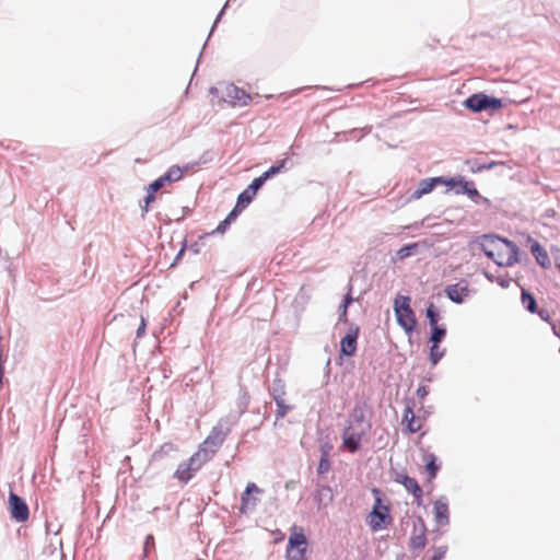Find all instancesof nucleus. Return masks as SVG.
Here are the masks:
<instances>
[{"label":"nucleus","instance_id":"f257e3e1","mask_svg":"<svg viewBox=\"0 0 560 560\" xmlns=\"http://www.w3.org/2000/svg\"><path fill=\"white\" fill-rule=\"evenodd\" d=\"M371 493L373 494L374 503L366 515V524L373 533H377L387 528L392 524L393 517L389 504L383 503L385 499L384 492L380 488L373 487Z\"/></svg>","mask_w":560,"mask_h":560},{"label":"nucleus","instance_id":"f03ea898","mask_svg":"<svg viewBox=\"0 0 560 560\" xmlns=\"http://www.w3.org/2000/svg\"><path fill=\"white\" fill-rule=\"evenodd\" d=\"M478 244L480 249L486 248L487 250L503 249L501 245L509 248L508 257L505 260H495V265L499 267H511L520 261V248L518 246L506 237H501L495 234H483L479 237Z\"/></svg>","mask_w":560,"mask_h":560},{"label":"nucleus","instance_id":"7ed1b4c3","mask_svg":"<svg viewBox=\"0 0 560 560\" xmlns=\"http://www.w3.org/2000/svg\"><path fill=\"white\" fill-rule=\"evenodd\" d=\"M238 416H228L212 428L210 434L201 444L200 448L207 451L212 456L223 444L225 438L231 432L232 427L236 423Z\"/></svg>","mask_w":560,"mask_h":560},{"label":"nucleus","instance_id":"20e7f679","mask_svg":"<svg viewBox=\"0 0 560 560\" xmlns=\"http://www.w3.org/2000/svg\"><path fill=\"white\" fill-rule=\"evenodd\" d=\"M411 298L409 295L398 294L394 299V313L397 324L407 334L411 335L417 329V317L415 311L410 306Z\"/></svg>","mask_w":560,"mask_h":560},{"label":"nucleus","instance_id":"39448f33","mask_svg":"<svg viewBox=\"0 0 560 560\" xmlns=\"http://www.w3.org/2000/svg\"><path fill=\"white\" fill-rule=\"evenodd\" d=\"M463 105L472 113H494L503 107V100L483 92H478L469 95L463 102Z\"/></svg>","mask_w":560,"mask_h":560},{"label":"nucleus","instance_id":"423d86ee","mask_svg":"<svg viewBox=\"0 0 560 560\" xmlns=\"http://www.w3.org/2000/svg\"><path fill=\"white\" fill-rule=\"evenodd\" d=\"M372 422H366L360 430L352 427H345L341 433L342 445L351 454H355L361 448L362 439L371 431Z\"/></svg>","mask_w":560,"mask_h":560},{"label":"nucleus","instance_id":"0eeeda50","mask_svg":"<svg viewBox=\"0 0 560 560\" xmlns=\"http://www.w3.org/2000/svg\"><path fill=\"white\" fill-rule=\"evenodd\" d=\"M307 539L301 533H292L288 539L285 557L287 560H306Z\"/></svg>","mask_w":560,"mask_h":560},{"label":"nucleus","instance_id":"6e6552de","mask_svg":"<svg viewBox=\"0 0 560 560\" xmlns=\"http://www.w3.org/2000/svg\"><path fill=\"white\" fill-rule=\"evenodd\" d=\"M8 510L10 517L18 523L26 522L30 517V509L26 501L13 491L9 492Z\"/></svg>","mask_w":560,"mask_h":560},{"label":"nucleus","instance_id":"1a4fd4ad","mask_svg":"<svg viewBox=\"0 0 560 560\" xmlns=\"http://www.w3.org/2000/svg\"><path fill=\"white\" fill-rule=\"evenodd\" d=\"M368 413H371V406L369 405L368 400H357L349 413V424L347 427H352L354 430H360L366 424V422H371V420L366 417Z\"/></svg>","mask_w":560,"mask_h":560},{"label":"nucleus","instance_id":"9d476101","mask_svg":"<svg viewBox=\"0 0 560 560\" xmlns=\"http://www.w3.org/2000/svg\"><path fill=\"white\" fill-rule=\"evenodd\" d=\"M188 168V165H186L183 168L179 167L178 165H172L166 171V173L154 179L151 184H149V186L152 187L153 191H159L166 185L178 182L183 177L184 172L187 171Z\"/></svg>","mask_w":560,"mask_h":560},{"label":"nucleus","instance_id":"9b49d317","mask_svg":"<svg viewBox=\"0 0 560 560\" xmlns=\"http://www.w3.org/2000/svg\"><path fill=\"white\" fill-rule=\"evenodd\" d=\"M262 492V490L254 482H249L247 483L245 490L243 491L242 495H241V506H240V512L242 514H247L249 512H253L258 502H259V499L254 497L253 494L254 493H260Z\"/></svg>","mask_w":560,"mask_h":560},{"label":"nucleus","instance_id":"f8f14e48","mask_svg":"<svg viewBox=\"0 0 560 560\" xmlns=\"http://www.w3.org/2000/svg\"><path fill=\"white\" fill-rule=\"evenodd\" d=\"M359 327L351 325L347 334L341 338L340 341V354L345 357H352L357 351Z\"/></svg>","mask_w":560,"mask_h":560},{"label":"nucleus","instance_id":"ddd939ff","mask_svg":"<svg viewBox=\"0 0 560 560\" xmlns=\"http://www.w3.org/2000/svg\"><path fill=\"white\" fill-rule=\"evenodd\" d=\"M439 182H441V180L436 176L421 179L418 183L417 188L409 191V194L407 196V200L409 202L415 201V200L420 199L424 195L430 194L436 186H439Z\"/></svg>","mask_w":560,"mask_h":560},{"label":"nucleus","instance_id":"4468645a","mask_svg":"<svg viewBox=\"0 0 560 560\" xmlns=\"http://www.w3.org/2000/svg\"><path fill=\"white\" fill-rule=\"evenodd\" d=\"M223 100L233 105L246 106L249 104L252 96L243 89H240L234 84H229L225 88V95L223 96Z\"/></svg>","mask_w":560,"mask_h":560},{"label":"nucleus","instance_id":"2eb2a0df","mask_svg":"<svg viewBox=\"0 0 560 560\" xmlns=\"http://www.w3.org/2000/svg\"><path fill=\"white\" fill-rule=\"evenodd\" d=\"M527 244L529 245L530 253L535 257L537 264L544 269H549L551 267V261L547 250L541 246V244L529 235L527 237Z\"/></svg>","mask_w":560,"mask_h":560},{"label":"nucleus","instance_id":"dca6fc26","mask_svg":"<svg viewBox=\"0 0 560 560\" xmlns=\"http://www.w3.org/2000/svg\"><path fill=\"white\" fill-rule=\"evenodd\" d=\"M434 521L441 526L450 524V510L447 498L442 495L433 503Z\"/></svg>","mask_w":560,"mask_h":560},{"label":"nucleus","instance_id":"f3484780","mask_svg":"<svg viewBox=\"0 0 560 560\" xmlns=\"http://www.w3.org/2000/svg\"><path fill=\"white\" fill-rule=\"evenodd\" d=\"M445 295L448 300H451L453 303L462 304L464 303L465 299L469 294V289L467 285L460 287L458 283L456 284H448L445 290Z\"/></svg>","mask_w":560,"mask_h":560},{"label":"nucleus","instance_id":"a211bd4d","mask_svg":"<svg viewBox=\"0 0 560 560\" xmlns=\"http://www.w3.org/2000/svg\"><path fill=\"white\" fill-rule=\"evenodd\" d=\"M422 460L424 463V468L429 479H435L441 469V463L439 462L436 455L433 453H424Z\"/></svg>","mask_w":560,"mask_h":560},{"label":"nucleus","instance_id":"6ab92c4d","mask_svg":"<svg viewBox=\"0 0 560 560\" xmlns=\"http://www.w3.org/2000/svg\"><path fill=\"white\" fill-rule=\"evenodd\" d=\"M292 166H293V163L290 161L289 158L282 159L279 162H277L276 164L271 165L267 171H265L261 174L262 178L266 179V182H267L268 179H271L273 176H276L284 171L290 170Z\"/></svg>","mask_w":560,"mask_h":560},{"label":"nucleus","instance_id":"aec40b11","mask_svg":"<svg viewBox=\"0 0 560 560\" xmlns=\"http://www.w3.org/2000/svg\"><path fill=\"white\" fill-rule=\"evenodd\" d=\"M418 523L422 524V530H420V533L418 535H412L410 537L409 547H410V550H412V551L422 550L427 545V538H425L427 526L421 516L418 517Z\"/></svg>","mask_w":560,"mask_h":560},{"label":"nucleus","instance_id":"412c9836","mask_svg":"<svg viewBox=\"0 0 560 560\" xmlns=\"http://www.w3.org/2000/svg\"><path fill=\"white\" fill-rule=\"evenodd\" d=\"M402 486L406 489V491L410 492L413 495L415 502L418 505H421L423 491L418 481L416 480V478L410 477L409 479H405Z\"/></svg>","mask_w":560,"mask_h":560},{"label":"nucleus","instance_id":"4be33fe9","mask_svg":"<svg viewBox=\"0 0 560 560\" xmlns=\"http://www.w3.org/2000/svg\"><path fill=\"white\" fill-rule=\"evenodd\" d=\"M211 457L212 456H210L207 451L200 448L198 452L190 456L187 463L191 467L192 471L196 472L202 467L205 463L210 460Z\"/></svg>","mask_w":560,"mask_h":560},{"label":"nucleus","instance_id":"5701e85b","mask_svg":"<svg viewBox=\"0 0 560 560\" xmlns=\"http://www.w3.org/2000/svg\"><path fill=\"white\" fill-rule=\"evenodd\" d=\"M315 500L319 505H327L334 500L332 489L328 485L317 486Z\"/></svg>","mask_w":560,"mask_h":560},{"label":"nucleus","instance_id":"b1692460","mask_svg":"<svg viewBox=\"0 0 560 560\" xmlns=\"http://www.w3.org/2000/svg\"><path fill=\"white\" fill-rule=\"evenodd\" d=\"M521 302L523 307L530 314H535L538 312V305L534 294L527 291L526 289H522Z\"/></svg>","mask_w":560,"mask_h":560},{"label":"nucleus","instance_id":"393cba45","mask_svg":"<svg viewBox=\"0 0 560 560\" xmlns=\"http://www.w3.org/2000/svg\"><path fill=\"white\" fill-rule=\"evenodd\" d=\"M194 475L195 472L192 471L191 467L186 460L178 465L174 474V477L177 478L179 481L187 483L194 477Z\"/></svg>","mask_w":560,"mask_h":560},{"label":"nucleus","instance_id":"a878e982","mask_svg":"<svg viewBox=\"0 0 560 560\" xmlns=\"http://www.w3.org/2000/svg\"><path fill=\"white\" fill-rule=\"evenodd\" d=\"M430 337L429 341L434 346H440V343L444 340L447 334V329L445 325H438L430 327Z\"/></svg>","mask_w":560,"mask_h":560},{"label":"nucleus","instance_id":"bb28decb","mask_svg":"<svg viewBox=\"0 0 560 560\" xmlns=\"http://www.w3.org/2000/svg\"><path fill=\"white\" fill-rule=\"evenodd\" d=\"M241 210H238L236 207H233V209L229 212V214L225 217L224 220H222L214 232L217 233H224L229 226L236 220V218L241 214Z\"/></svg>","mask_w":560,"mask_h":560},{"label":"nucleus","instance_id":"cd10ccee","mask_svg":"<svg viewBox=\"0 0 560 560\" xmlns=\"http://www.w3.org/2000/svg\"><path fill=\"white\" fill-rule=\"evenodd\" d=\"M269 394L272 396L273 400H277V398L283 399L285 395L284 382L281 378H275L269 387Z\"/></svg>","mask_w":560,"mask_h":560},{"label":"nucleus","instance_id":"c85d7f7f","mask_svg":"<svg viewBox=\"0 0 560 560\" xmlns=\"http://www.w3.org/2000/svg\"><path fill=\"white\" fill-rule=\"evenodd\" d=\"M255 195L245 188L238 196L234 207L238 210L243 211L246 207H248L254 200Z\"/></svg>","mask_w":560,"mask_h":560},{"label":"nucleus","instance_id":"c756f323","mask_svg":"<svg viewBox=\"0 0 560 560\" xmlns=\"http://www.w3.org/2000/svg\"><path fill=\"white\" fill-rule=\"evenodd\" d=\"M425 317L429 322L430 327L438 326L440 316V310L434 305L433 302H429L425 308Z\"/></svg>","mask_w":560,"mask_h":560},{"label":"nucleus","instance_id":"7c9ffc66","mask_svg":"<svg viewBox=\"0 0 560 560\" xmlns=\"http://www.w3.org/2000/svg\"><path fill=\"white\" fill-rule=\"evenodd\" d=\"M419 248V243H409V244H406L404 245L402 247H400L397 252H396V257L397 259L399 260H404L410 256H413L417 254V250Z\"/></svg>","mask_w":560,"mask_h":560},{"label":"nucleus","instance_id":"2f4dec72","mask_svg":"<svg viewBox=\"0 0 560 560\" xmlns=\"http://www.w3.org/2000/svg\"><path fill=\"white\" fill-rule=\"evenodd\" d=\"M466 196L477 205H490V200L480 195L474 182L471 183V186L468 188Z\"/></svg>","mask_w":560,"mask_h":560},{"label":"nucleus","instance_id":"473e14b6","mask_svg":"<svg viewBox=\"0 0 560 560\" xmlns=\"http://www.w3.org/2000/svg\"><path fill=\"white\" fill-rule=\"evenodd\" d=\"M467 164L470 165V171L472 173H480L483 171L492 170L497 165L502 164L501 162L491 161L488 163H479L478 161H467Z\"/></svg>","mask_w":560,"mask_h":560},{"label":"nucleus","instance_id":"72a5a7b5","mask_svg":"<svg viewBox=\"0 0 560 560\" xmlns=\"http://www.w3.org/2000/svg\"><path fill=\"white\" fill-rule=\"evenodd\" d=\"M353 302V298L351 296L350 293L346 294L343 296V300L339 306V317H338V320L340 323H347L348 322V318H347V311H348V307L349 305Z\"/></svg>","mask_w":560,"mask_h":560},{"label":"nucleus","instance_id":"f704fd0d","mask_svg":"<svg viewBox=\"0 0 560 560\" xmlns=\"http://www.w3.org/2000/svg\"><path fill=\"white\" fill-rule=\"evenodd\" d=\"M440 180L439 185H445L448 190H454L456 194L457 185L459 183V178L462 175L453 176V177H444V176H438Z\"/></svg>","mask_w":560,"mask_h":560},{"label":"nucleus","instance_id":"c9c22d12","mask_svg":"<svg viewBox=\"0 0 560 560\" xmlns=\"http://www.w3.org/2000/svg\"><path fill=\"white\" fill-rule=\"evenodd\" d=\"M174 451H175V447H174V445L172 443H164L159 450H156L153 453L152 458L154 460H160L164 456L171 454Z\"/></svg>","mask_w":560,"mask_h":560},{"label":"nucleus","instance_id":"e433bc0d","mask_svg":"<svg viewBox=\"0 0 560 560\" xmlns=\"http://www.w3.org/2000/svg\"><path fill=\"white\" fill-rule=\"evenodd\" d=\"M276 405H277V411H276V419H280V418H283L288 411H290L292 409V406L290 405H287L284 399H278L275 400Z\"/></svg>","mask_w":560,"mask_h":560},{"label":"nucleus","instance_id":"4c0bfd02","mask_svg":"<svg viewBox=\"0 0 560 560\" xmlns=\"http://www.w3.org/2000/svg\"><path fill=\"white\" fill-rule=\"evenodd\" d=\"M445 350L440 351L439 346L432 345L430 348V362L433 366H435L441 359L444 357Z\"/></svg>","mask_w":560,"mask_h":560},{"label":"nucleus","instance_id":"58836bf2","mask_svg":"<svg viewBox=\"0 0 560 560\" xmlns=\"http://www.w3.org/2000/svg\"><path fill=\"white\" fill-rule=\"evenodd\" d=\"M266 179L262 178V175L254 178L252 183L246 187L249 191H252L255 196L258 190L264 186Z\"/></svg>","mask_w":560,"mask_h":560},{"label":"nucleus","instance_id":"ea45409f","mask_svg":"<svg viewBox=\"0 0 560 560\" xmlns=\"http://www.w3.org/2000/svg\"><path fill=\"white\" fill-rule=\"evenodd\" d=\"M471 183L472 180H468L464 176H462L457 185L456 195H466L468 188L471 186Z\"/></svg>","mask_w":560,"mask_h":560},{"label":"nucleus","instance_id":"a19ab883","mask_svg":"<svg viewBox=\"0 0 560 560\" xmlns=\"http://www.w3.org/2000/svg\"><path fill=\"white\" fill-rule=\"evenodd\" d=\"M331 468V464L329 458L320 457L318 466H317V474L319 476L327 474Z\"/></svg>","mask_w":560,"mask_h":560},{"label":"nucleus","instance_id":"79ce46f5","mask_svg":"<svg viewBox=\"0 0 560 560\" xmlns=\"http://www.w3.org/2000/svg\"><path fill=\"white\" fill-rule=\"evenodd\" d=\"M482 253L488 257L490 258L491 260H493L495 262V260H504L503 259V249H498V250H487L486 248L481 249Z\"/></svg>","mask_w":560,"mask_h":560},{"label":"nucleus","instance_id":"37998d69","mask_svg":"<svg viewBox=\"0 0 560 560\" xmlns=\"http://www.w3.org/2000/svg\"><path fill=\"white\" fill-rule=\"evenodd\" d=\"M482 253L488 257L490 258L491 260H493L495 262V260H504L503 259V249H498V250H487L486 248L481 249Z\"/></svg>","mask_w":560,"mask_h":560},{"label":"nucleus","instance_id":"c03bdc74","mask_svg":"<svg viewBox=\"0 0 560 560\" xmlns=\"http://www.w3.org/2000/svg\"><path fill=\"white\" fill-rule=\"evenodd\" d=\"M332 450V444L328 441H325V442H322L319 443V453H320V457H325V458H329V454Z\"/></svg>","mask_w":560,"mask_h":560},{"label":"nucleus","instance_id":"a18cd8bd","mask_svg":"<svg viewBox=\"0 0 560 560\" xmlns=\"http://www.w3.org/2000/svg\"><path fill=\"white\" fill-rule=\"evenodd\" d=\"M249 402V396L246 392H244L240 398H238V407H240V416L243 415L247 408V405Z\"/></svg>","mask_w":560,"mask_h":560},{"label":"nucleus","instance_id":"49530a36","mask_svg":"<svg viewBox=\"0 0 560 560\" xmlns=\"http://www.w3.org/2000/svg\"><path fill=\"white\" fill-rule=\"evenodd\" d=\"M447 549V546H439L434 548V555L432 556L431 560H443Z\"/></svg>","mask_w":560,"mask_h":560},{"label":"nucleus","instance_id":"de8ad7c7","mask_svg":"<svg viewBox=\"0 0 560 560\" xmlns=\"http://www.w3.org/2000/svg\"><path fill=\"white\" fill-rule=\"evenodd\" d=\"M230 1H231V0H228V1L225 2V4L223 5V8L221 9V11L218 13V15H217V18H215V20H214V23H213V25H212V27H211V30H210V33H209L208 38H207V39H209V38H210V36L212 35V33H213V31H214V28H215L217 24L219 23V21L221 20L222 15L224 14V11H225V9L228 8V5H229ZM206 42H208V40H206ZM206 45H207V43H205V44H203V47H205Z\"/></svg>","mask_w":560,"mask_h":560},{"label":"nucleus","instance_id":"09e8293b","mask_svg":"<svg viewBox=\"0 0 560 560\" xmlns=\"http://www.w3.org/2000/svg\"><path fill=\"white\" fill-rule=\"evenodd\" d=\"M156 192H158V191H153V190H152V187H150V186L148 185V187H147V195H145V197H144V199H143V201H144V203L147 205V207H150V205L155 200V194H156Z\"/></svg>","mask_w":560,"mask_h":560},{"label":"nucleus","instance_id":"8fccbe9b","mask_svg":"<svg viewBox=\"0 0 560 560\" xmlns=\"http://www.w3.org/2000/svg\"><path fill=\"white\" fill-rule=\"evenodd\" d=\"M494 281H497V283L503 289L509 288L511 284V278L508 276H499L494 279Z\"/></svg>","mask_w":560,"mask_h":560},{"label":"nucleus","instance_id":"3c124183","mask_svg":"<svg viewBox=\"0 0 560 560\" xmlns=\"http://www.w3.org/2000/svg\"><path fill=\"white\" fill-rule=\"evenodd\" d=\"M145 328H147V319L141 315V322H140V325L136 331V338H141L142 336H144L145 334Z\"/></svg>","mask_w":560,"mask_h":560},{"label":"nucleus","instance_id":"603ef678","mask_svg":"<svg viewBox=\"0 0 560 560\" xmlns=\"http://www.w3.org/2000/svg\"><path fill=\"white\" fill-rule=\"evenodd\" d=\"M213 160V152L212 151H206L202 153V155L199 158V161L197 164H206L208 162H211Z\"/></svg>","mask_w":560,"mask_h":560},{"label":"nucleus","instance_id":"864d4df0","mask_svg":"<svg viewBox=\"0 0 560 560\" xmlns=\"http://www.w3.org/2000/svg\"><path fill=\"white\" fill-rule=\"evenodd\" d=\"M407 424H406V430L409 432V433H416L419 431L420 427H416L415 425V418H410L409 420H406L405 421Z\"/></svg>","mask_w":560,"mask_h":560},{"label":"nucleus","instance_id":"5fc2aeb1","mask_svg":"<svg viewBox=\"0 0 560 560\" xmlns=\"http://www.w3.org/2000/svg\"><path fill=\"white\" fill-rule=\"evenodd\" d=\"M429 394V387L425 385H420L417 389V397L420 400H423Z\"/></svg>","mask_w":560,"mask_h":560},{"label":"nucleus","instance_id":"6e6d98bb","mask_svg":"<svg viewBox=\"0 0 560 560\" xmlns=\"http://www.w3.org/2000/svg\"><path fill=\"white\" fill-rule=\"evenodd\" d=\"M410 418H415L413 406L407 404L404 410V421L409 420Z\"/></svg>","mask_w":560,"mask_h":560},{"label":"nucleus","instance_id":"4d7b16f0","mask_svg":"<svg viewBox=\"0 0 560 560\" xmlns=\"http://www.w3.org/2000/svg\"><path fill=\"white\" fill-rule=\"evenodd\" d=\"M556 215H557V212L555 211V209L548 208L544 211V213L541 214V218L542 219H555Z\"/></svg>","mask_w":560,"mask_h":560},{"label":"nucleus","instance_id":"13d9d810","mask_svg":"<svg viewBox=\"0 0 560 560\" xmlns=\"http://www.w3.org/2000/svg\"><path fill=\"white\" fill-rule=\"evenodd\" d=\"M154 547V537L153 535L149 534L144 539V550L147 551L149 548Z\"/></svg>","mask_w":560,"mask_h":560},{"label":"nucleus","instance_id":"bf43d9fd","mask_svg":"<svg viewBox=\"0 0 560 560\" xmlns=\"http://www.w3.org/2000/svg\"><path fill=\"white\" fill-rule=\"evenodd\" d=\"M185 249H186V242H184L182 248L178 250L174 261L171 264V267L175 266L179 261V259L182 258V256L185 253Z\"/></svg>","mask_w":560,"mask_h":560},{"label":"nucleus","instance_id":"052dcab7","mask_svg":"<svg viewBox=\"0 0 560 560\" xmlns=\"http://www.w3.org/2000/svg\"><path fill=\"white\" fill-rule=\"evenodd\" d=\"M542 320L549 322L550 320V313L547 310H539L536 313Z\"/></svg>","mask_w":560,"mask_h":560},{"label":"nucleus","instance_id":"680f3d73","mask_svg":"<svg viewBox=\"0 0 560 560\" xmlns=\"http://www.w3.org/2000/svg\"><path fill=\"white\" fill-rule=\"evenodd\" d=\"M409 478H410V476H408L407 474H398L395 478V481L400 485H404V480L409 479Z\"/></svg>","mask_w":560,"mask_h":560},{"label":"nucleus","instance_id":"e2e57ef3","mask_svg":"<svg viewBox=\"0 0 560 560\" xmlns=\"http://www.w3.org/2000/svg\"><path fill=\"white\" fill-rule=\"evenodd\" d=\"M485 277H486L488 280H490L491 282H493V281H494V279H495V278H494V276H493L492 273H490V272H485Z\"/></svg>","mask_w":560,"mask_h":560},{"label":"nucleus","instance_id":"0e129e2a","mask_svg":"<svg viewBox=\"0 0 560 560\" xmlns=\"http://www.w3.org/2000/svg\"><path fill=\"white\" fill-rule=\"evenodd\" d=\"M141 211H142V217H144V214L149 211V207H147V205L144 203L143 206H141Z\"/></svg>","mask_w":560,"mask_h":560},{"label":"nucleus","instance_id":"69168bd1","mask_svg":"<svg viewBox=\"0 0 560 560\" xmlns=\"http://www.w3.org/2000/svg\"><path fill=\"white\" fill-rule=\"evenodd\" d=\"M209 92H210L211 94H217V93H218V89H217V88H214V86H212V88H210Z\"/></svg>","mask_w":560,"mask_h":560},{"label":"nucleus","instance_id":"338daca9","mask_svg":"<svg viewBox=\"0 0 560 560\" xmlns=\"http://www.w3.org/2000/svg\"><path fill=\"white\" fill-rule=\"evenodd\" d=\"M316 89H323V90H328L329 88H326V86H319L317 85Z\"/></svg>","mask_w":560,"mask_h":560},{"label":"nucleus","instance_id":"774afa93","mask_svg":"<svg viewBox=\"0 0 560 560\" xmlns=\"http://www.w3.org/2000/svg\"><path fill=\"white\" fill-rule=\"evenodd\" d=\"M353 86H354L353 84H349L347 88L352 89Z\"/></svg>","mask_w":560,"mask_h":560}]
</instances>
